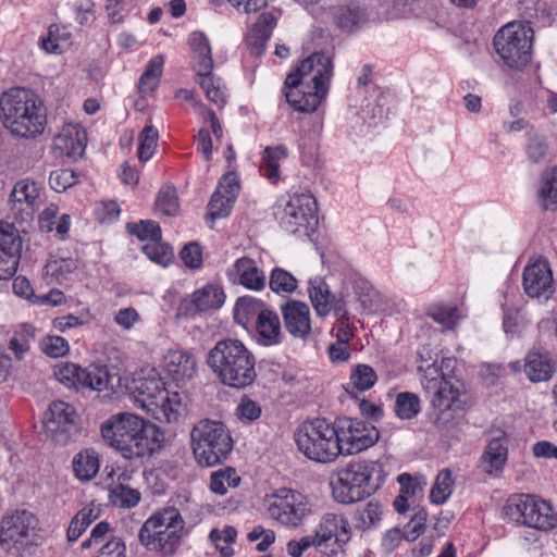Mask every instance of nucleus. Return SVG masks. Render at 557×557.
I'll return each instance as SVG.
<instances>
[{
  "label": "nucleus",
  "mask_w": 557,
  "mask_h": 557,
  "mask_svg": "<svg viewBox=\"0 0 557 557\" xmlns=\"http://www.w3.org/2000/svg\"><path fill=\"white\" fill-rule=\"evenodd\" d=\"M333 75L332 57L313 52L286 75L282 92L293 110L313 113L327 97Z\"/></svg>",
  "instance_id": "f257e3e1"
},
{
  "label": "nucleus",
  "mask_w": 557,
  "mask_h": 557,
  "mask_svg": "<svg viewBox=\"0 0 557 557\" xmlns=\"http://www.w3.org/2000/svg\"><path fill=\"white\" fill-rule=\"evenodd\" d=\"M101 435L110 447L129 460L152 456L162 448L165 440L158 425L127 412L107 420L101 425Z\"/></svg>",
  "instance_id": "f03ea898"
},
{
  "label": "nucleus",
  "mask_w": 557,
  "mask_h": 557,
  "mask_svg": "<svg viewBox=\"0 0 557 557\" xmlns=\"http://www.w3.org/2000/svg\"><path fill=\"white\" fill-rule=\"evenodd\" d=\"M0 120L12 135L35 139L46 127L47 115L39 96L29 88L12 87L0 96Z\"/></svg>",
  "instance_id": "7ed1b4c3"
},
{
  "label": "nucleus",
  "mask_w": 557,
  "mask_h": 557,
  "mask_svg": "<svg viewBox=\"0 0 557 557\" xmlns=\"http://www.w3.org/2000/svg\"><path fill=\"white\" fill-rule=\"evenodd\" d=\"M207 362L218 380L232 388L243 389L257 379L255 355L236 338L216 342L208 354Z\"/></svg>",
  "instance_id": "20e7f679"
},
{
  "label": "nucleus",
  "mask_w": 557,
  "mask_h": 557,
  "mask_svg": "<svg viewBox=\"0 0 557 557\" xmlns=\"http://www.w3.org/2000/svg\"><path fill=\"white\" fill-rule=\"evenodd\" d=\"M333 495L341 504L360 502L373 495L383 484V466L374 460H354L339 468Z\"/></svg>",
  "instance_id": "39448f33"
},
{
  "label": "nucleus",
  "mask_w": 557,
  "mask_h": 557,
  "mask_svg": "<svg viewBox=\"0 0 557 557\" xmlns=\"http://www.w3.org/2000/svg\"><path fill=\"white\" fill-rule=\"evenodd\" d=\"M295 441L300 453L308 459L320 463L333 462L344 453L336 420L334 423L323 418L306 421L296 430Z\"/></svg>",
  "instance_id": "423d86ee"
},
{
  "label": "nucleus",
  "mask_w": 557,
  "mask_h": 557,
  "mask_svg": "<svg viewBox=\"0 0 557 557\" xmlns=\"http://www.w3.org/2000/svg\"><path fill=\"white\" fill-rule=\"evenodd\" d=\"M185 521L173 506L164 507L148 518L139 530L138 539L148 550L172 556L177 550Z\"/></svg>",
  "instance_id": "0eeeda50"
},
{
  "label": "nucleus",
  "mask_w": 557,
  "mask_h": 557,
  "mask_svg": "<svg viewBox=\"0 0 557 557\" xmlns=\"http://www.w3.org/2000/svg\"><path fill=\"white\" fill-rule=\"evenodd\" d=\"M196 461L203 467L223 463L233 448L228 430L220 421L200 420L190 432Z\"/></svg>",
  "instance_id": "6e6552de"
},
{
  "label": "nucleus",
  "mask_w": 557,
  "mask_h": 557,
  "mask_svg": "<svg viewBox=\"0 0 557 557\" xmlns=\"http://www.w3.org/2000/svg\"><path fill=\"white\" fill-rule=\"evenodd\" d=\"M533 29L522 22H510L494 36L493 45L503 62L522 70L532 59Z\"/></svg>",
  "instance_id": "1a4fd4ad"
},
{
  "label": "nucleus",
  "mask_w": 557,
  "mask_h": 557,
  "mask_svg": "<svg viewBox=\"0 0 557 557\" xmlns=\"http://www.w3.org/2000/svg\"><path fill=\"white\" fill-rule=\"evenodd\" d=\"M55 379L70 388H90L92 391L110 389L115 392L122 385L117 372H111L106 364H90L87 368L71 362H61L54 367Z\"/></svg>",
  "instance_id": "9d476101"
},
{
  "label": "nucleus",
  "mask_w": 557,
  "mask_h": 557,
  "mask_svg": "<svg viewBox=\"0 0 557 557\" xmlns=\"http://www.w3.org/2000/svg\"><path fill=\"white\" fill-rule=\"evenodd\" d=\"M503 513L512 522L540 531L547 532L557 527V512L552 505L534 495L521 494L509 498Z\"/></svg>",
  "instance_id": "9b49d317"
},
{
  "label": "nucleus",
  "mask_w": 557,
  "mask_h": 557,
  "mask_svg": "<svg viewBox=\"0 0 557 557\" xmlns=\"http://www.w3.org/2000/svg\"><path fill=\"white\" fill-rule=\"evenodd\" d=\"M425 389L434 392L431 404L442 414L446 411L463 409L465 400L461 399V383L446 376L442 368H437L436 364L428 367L425 371Z\"/></svg>",
  "instance_id": "f8f14e48"
},
{
  "label": "nucleus",
  "mask_w": 557,
  "mask_h": 557,
  "mask_svg": "<svg viewBox=\"0 0 557 557\" xmlns=\"http://www.w3.org/2000/svg\"><path fill=\"white\" fill-rule=\"evenodd\" d=\"M312 536L315 547L323 554L335 555L344 550L351 539V531L344 516L329 512L321 518Z\"/></svg>",
  "instance_id": "ddd939ff"
},
{
  "label": "nucleus",
  "mask_w": 557,
  "mask_h": 557,
  "mask_svg": "<svg viewBox=\"0 0 557 557\" xmlns=\"http://www.w3.org/2000/svg\"><path fill=\"white\" fill-rule=\"evenodd\" d=\"M37 519L26 510L3 517L0 527V546L9 552L18 545L34 544L37 535Z\"/></svg>",
  "instance_id": "4468645a"
},
{
  "label": "nucleus",
  "mask_w": 557,
  "mask_h": 557,
  "mask_svg": "<svg viewBox=\"0 0 557 557\" xmlns=\"http://www.w3.org/2000/svg\"><path fill=\"white\" fill-rule=\"evenodd\" d=\"M268 512L286 527H298L310 512L305 496L290 488H280L272 495Z\"/></svg>",
  "instance_id": "2eb2a0df"
},
{
  "label": "nucleus",
  "mask_w": 557,
  "mask_h": 557,
  "mask_svg": "<svg viewBox=\"0 0 557 557\" xmlns=\"http://www.w3.org/2000/svg\"><path fill=\"white\" fill-rule=\"evenodd\" d=\"M341 445L346 454H357L373 446L380 437L377 429L369 422L348 417L336 419Z\"/></svg>",
  "instance_id": "dca6fc26"
},
{
  "label": "nucleus",
  "mask_w": 557,
  "mask_h": 557,
  "mask_svg": "<svg viewBox=\"0 0 557 557\" xmlns=\"http://www.w3.org/2000/svg\"><path fill=\"white\" fill-rule=\"evenodd\" d=\"M315 212L317 201L312 195L294 194L289 196L284 207L281 221L292 233L304 231L305 234H308L311 224L317 223Z\"/></svg>",
  "instance_id": "f3484780"
},
{
  "label": "nucleus",
  "mask_w": 557,
  "mask_h": 557,
  "mask_svg": "<svg viewBox=\"0 0 557 557\" xmlns=\"http://www.w3.org/2000/svg\"><path fill=\"white\" fill-rule=\"evenodd\" d=\"M77 412L72 405L63 400H54L45 416L46 431L52 434L57 443L65 444L71 435L77 432Z\"/></svg>",
  "instance_id": "a211bd4d"
},
{
  "label": "nucleus",
  "mask_w": 557,
  "mask_h": 557,
  "mask_svg": "<svg viewBox=\"0 0 557 557\" xmlns=\"http://www.w3.org/2000/svg\"><path fill=\"white\" fill-rule=\"evenodd\" d=\"M23 240L14 223L0 221V280L11 278L17 271Z\"/></svg>",
  "instance_id": "6ab92c4d"
},
{
  "label": "nucleus",
  "mask_w": 557,
  "mask_h": 557,
  "mask_svg": "<svg viewBox=\"0 0 557 557\" xmlns=\"http://www.w3.org/2000/svg\"><path fill=\"white\" fill-rule=\"evenodd\" d=\"M10 212L18 223L33 220L39 206V189L35 182L23 180L15 184L10 196Z\"/></svg>",
  "instance_id": "aec40b11"
},
{
  "label": "nucleus",
  "mask_w": 557,
  "mask_h": 557,
  "mask_svg": "<svg viewBox=\"0 0 557 557\" xmlns=\"http://www.w3.org/2000/svg\"><path fill=\"white\" fill-rule=\"evenodd\" d=\"M522 278L524 292L531 298L548 299L554 293L552 270L545 259L540 258L529 263Z\"/></svg>",
  "instance_id": "412c9836"
},
{
  "label": "nucleus",
  "mask_w": 557,
  "mask_h": 557,
  "mask_svg": "<svg viewBox=\"0 0 557 557\" xmlns=\"http://www.w3.org/2000/svg\"><path fill=\"white\" fill-rule=\"evenodd\" d=\"M187 45L190 49V66L196 79L212 73L214 62L209 38L202 32H191Z\"/></svg>",
  "instance_id": "4be33fe9"
},
{
  "label": "nucleus",
  "mask_w": 557,
  "mask_h": 557,
  "mask_svg": "<svg viewBox=\"0 0 557 557\" xmlns=\"http://www.w3.org/2000/svg\"><path fill=\"white\" fill-rule=\"evenodd\" d=\"M225 299L224 292L219 286L208 285L196 290L190 299H185L180 305V314L195 317L199 312L220 308Z\"/></svg>",
  "instance_id": "5701e85b"
},
{
  "label": "nucleus",
  "mask_w": 557,
  "mask_h": 557,
  "mask_svg": "<svg viewBox=\"0 0 557 557\" xmlns=\"http://www.w3.org/2000/svg\"><path fill=\"white\" fill-rule=\"evenodd\" d=\"M133 396L135 403L150 413L160 414V407H158L160 399L163 397L164 384L159 377H144L134 382Z\"/></svg>",
  "instance_id": "b1692460"
},
{
  "label": "nucleus",
  "mask_w": 557,
  "mask_h": 557,
  "mask_svg": "<svg viewBox=\"0 0 557 557\" xmlns=\"http://www.w3.org/2000/svg\"><path fill=\"white\" fill-rule=\"evenodd\" d=\"M281 311L289 334L302 339L310 334V309L307 304L298 300H287L282 305Z\"/></svg>",
  "instance_id": "393cba45"
},
{
  "label": "nucleus",
  "mask_w": 557,
  "mask_h": 557,
  "mask_svg": "<svg viewBox=\"0 0 557 557\" xmlns=\"http://www.w3.org/2000/svg\"><path fill=\"white\" fill-rule=\"evenodd\" d=\"M276 24L277 18L273 12H262L258 16L245 38V42L252 55L260 57L264 53L267 44L271 38Z\"/></svg>",
  "instance_id": "a878e982"
},
{
  "label": "nucleus",
  "mask_w": 557,
  "mask_h": 557,
  "mask_svg": "<svg viewBox=\"0 0 557 557\" xmlns=\"http://www.w3.org/2000/svg\"><path fill=\"white\" fill-rule=\"evenodd\" d=\"M227 276L233 283H238L249 289L260 290L265 286V276L258 269L256 262L247 257L237 259L227 271Z\"/></svg>",
  "instance_id": "bb28decb"
},
{
  "label": "nucleus",
  "mask_w": 557,
  "mask_h": 557,
  "mask_svg": "<svg viewBox=\"0 0 557 557\" xmlns=\"http://www.w3.org/2000/svg\"><path fill=\"white\" fill-rule=\"evenodd\" d=\"M256 341L264 347L280 345L284 339L278 314L272 310L260 312L255 323Z\"/></svg>",
  "instance_id": "cd10ccee"
},
{
  "label": "nucleus",
  "mask_w": 557,
  "mask_h": 557,
  "mask_svg": "<svg viewBox=\"0 0 557 557\" xmlns=\"http://www.w3.org/2000/svg\"><path fill=\"white\" fill-rule=\"evenodd\" d=\"M168 374L177 383L193 379L197 372L195 357L183 350H170L164 357Z\"/></svg>",
  "instance_id": "c85d7f7f"
},
{
  "label": "nucleus",
  "mask_w": 557,
  "mask_h": 557,
  "mask_svg": "<svg viewBox=\"0 0 557 557\" xmlns=\"http://www.w3.org/2000/svg\"><path fill=\"white\" fill-rule=\"evenodd\" d=\"M508 458L507 438L503 434L493 437L484 448L481 461L486 473L499 472L504 469Z\"/></svg>",
  "instance_id": "c756f323"
},
{
  "label": "nucleus",
  "mask_w": 557,
  "mask_h": 557,
  "mask_svg": "<svg viewBox=\"0 0 557 557\" xmlns=\"http://www.w3.org/2000/svg\"><path fill=\"white\" fill-rule=\"evenodd\" d=\"M165 59L162 54H157L149 60L137 83V91L141 98L150 97L160 85L163 74Z\"/></svg>",
  "instance_id": "7c9ffc66"
},
{
  "label": "nucleus",
  "mask_w": 557,
  "mask_h": 557,
  "mask_svg": "<svg viewBox=\"0 0 557 557\" xmlns=\"http://www.w3.org/2000/svg\"><path fill=\"white\" fill-rule=\"evenodd\" d=\"M99 468V454L94 448H84L76 453L72 459L74 475L81 482H89L96 478Z\"/></svg>",
  "instance_id": "2f4dec72"
},
{
  "label": "nucleus",
  "mask_w": 557,
  "mask_h": 557,
  "mask_svg": "<svg viewBox=\"0 0 557 557\" xmlns=\"http://www.w3.org/2000/svg\"><path fill=\"white\" fill-rule=\"evenodd\" d=\"M333 20L342 32L352 34L367 22V13L358 5H342L335 10Z\"/></svg>",
  "instance_id": "473e14b6"
},
{
  "label": "nucleus",
  "mask_w": 557,
  "mask_h": 557,
  "mask_svg": "<svg viewBox=\"0 0 557 557\" xmlns=\"http://www.w3.org/2000/svg\"><path fill=\"white\" fill-rule=\"evenodd\" d=\"M524 372L530 381L543 382L552 377L554 367L547 354L530 351L525 358Z\"/></svg>",
  "instance_id": "72a5a7b5"
},
{
  "label": "nucleus",
  "mask_w": 557,
  "mask_h": 557,
  "mask_svg": "<svg viewBox=\"0 0 557 557\" xmlns=\"http://www.w3.org/2000/svg\"><path fill=\"white\" fill-rule=\"evenodd\" d=\"M162 396L158 405L162 412L154 414L153 418L168 423L176 422L186 409L184 397L177 392H169L168 389H164Z\"/></svg>",
  "instance_id": "f704fd0d"
},
{
  "label": "nucleus",
  "mask_w": 557,
  "mask_h": 557,
  "mask_svg": "<svg viewBox=\"0 0 557 557\" xmlns=\"http://www.w3.org/2000/svg\"><path fill=\"white\" fill-rule=\"evenodd\" d=\"M196 81L210 102L215 104L219 109H223L225 107L228 99V89L221 77L210 73L197 78Z\"/></svg>",
  "instance_id": "c9c22d12"
},
{
  "label": "nucleus",
  "mask_w": 557,
  "mask_h": 557,
  "mask_svg": "<svg viewBox=\"0 0 557 557\" xmlns=\"http://www.w3.org/2000/svg\"><path fill=\"white\" fill-rule=\"evenodd\" d=\"M288 156L287 149L283 145L267 147L263 150L260 172L272 184H276L280 180V161Z\"/></svg>",
  "instance_id": "e433bc0d"
},
{
  "label": "nucleus",
  "mask_w": 557,
  "mask_h": 557,
  "mask_svg": "<svg viewBox=\"0 0 557 557\" xmlns=\"http://www.w3.org/2000/svg\"><path fill=\"white\" fill-rule=\"evenodd\" d=\"M377 375L372 367L368 364H357L349 377V382L345 385V391L357 397V392L370 389L376 382Z\"/></svg>",
  "instance_id": "4c0bfd02"
},
{
  "label": "nucleus",
  "mask_w": 557,
  "mask_h": 557,
  "mask_svg": "<svg viewBox=\"0 0 557 557\" xmlns=\"http://www.w3.org/2000/svg\"><path fill=\"white\" fill-rule=\"evenodd\" d=\"M267 310L263 301L249 296L240 297L234 308V319L238 324L247 327L253 320L255 322L258 320L260 312Z\"/></svg>",
  "instance_id": "58836bf2"
},
{
  "label": "nucleus",
  "mask_w": 557,
  "mask_h": 557,
  "mask_svg": "<svg viewBox=\"0 0 557 557\" xmlns=\"http://www.w3.org/2000/svg\"><path fill=\"white\" fill-rule=\"evenodd\" d=\"M383 508L379 502L370 500L362 507H358L352 515V523L355 529L367 531L375 528L381 521Z\"/></svg>",
  "instance_id": "ea45409f"
},
{
  "label": "nucleus",
  "mask_w": 557,
  "mask_h": 557,
  "mask_svg": "<svg viewBox=\"0 0 557 557\" xmlns=\"http://www.w3.org/2000/svg\"><path fill=\"white\" fill-rule=\"evenodd\" d=\"M70 41L71 33L65 26L51 24L48 27L47 35L40 38L39 46L48 53L60 54L70 45Z\"/></svg>",
  "instance_id": "a19ab883"
},
{
  "label": "nucleus",
  "mask_w": 557,
  "mask_h": 557,
  "mask_svg": "<svg viewBox=\"0 0 557 557\" xmlns=\"http://www.w3.org/2000/svg\"><path fill=\"white\" fill-rule=\"evenodd\" d=\"M332 296L324 280L314 277L309 281V297L318 315L325 317L330 313Z\"/></svg>",
  "instance_id": "79ce46f5"
},
{
  "label": "nucleus",
  "mask_w": 557,
  "mask_h": 557,
  "mask_svg": "<svg viewBox=\"0 0 557 557\" xmlns=\"http://www.w3.org/2000/svg\"><path fill=\"white\" fill-rule=\"evenodd\" d=\"M85 149V141H55L49 153L59 163L66 164L83 158Z\"/></svg>",
  "instance_id": "37998d69"
},
{
  "label": "nucleus",
  "mask_w": 557,
  "mask_h": 557,
  "mask_svg": "<svg viewBox=\"0 0 557 557\" xmlns=\"http://www.w3.org/2000/svg\"><path fill=\"white\" fill-rule=\"evenodd\" d=\"M539 196L545 210L557 206V166L543 173Z\"/></svg>",
  "instance_id": "c03bdc74"
},
{
  "label": "nucleus",
  "mask_w": 557,
  "mask_h": 557,
  "mask_svg": "<svg viewBox=\"0 0 557 557\" xmlns=\"http://www.w3.org/2000/svg\"><path fill=\"white\" fill-rule=\"evenodd\" d=\"M140 493L136 488L120 482L109 490V499L111 504L121 508H133L140 500Z\"/></svg>",
  "instance_id": "a18cd8bd"
},
{
  "label": "nucleus",
  "mask_w": 557,
  "mask_h": 557,
  "mask_svg": "<svg viewBox=\"0 0 557 557\" xmlns=\"http://www.w3.org/2000/svg\"><path fill=\"white\" fill-rule=\"evenodd\" d=\"M454 480L449 469L442 470L431 488L430 499L436 505L444 504L453 492Z\"/></svg>",
  "instance_id": "49530a36"
},
{
  "label": "nucleus",
  "mask_w": 557,
  "mask_h": 557,
  "mask_svg": "<svg viewBox=\"0 0 557 557\" xmlns=\"http://www.w3.org/2000/svg\"><path fill=\"white\" fill-rule=\"evenodd\" d=\"M156 211L162 215L173 216L180 210L178 198L173 186H163L154 202Z\"/></svg>",
  "instance_id": "de8ad7c7"
},
{
  "label": "nucleus",
  "mask_w": 557,
  "mask_h": 557,
  "mask_svg": "<svg viewBox=\"0 0 557 557\" xmlns=\"http://www.w3.org/2000/svg\"><path fill=\"white\" fill-rule=\"evenodd\" d=\"M426 314L446 329L455 327L459 320L457 307L446 306L444 304H433L429 306Z\"/></svg>",
  "instance_id": "09e8293b"
},
{
  "label": "nucleus",
  "mask_w": 557,
  "mask_h": 557,
  "mask_svg": "<svg viewBox=\"0 0 557 557\" xmlns=\"http://www.w3.org/2000/svg\"><path fill=\"white\" fill-rule=\"evenodd\" d=\"M126 228L129 234L135 235L140 240H148V243L162 237L160 225L151 220H141L138 223L129 222L126 224Z\"/></svg>",
  "instance_id": "8fccbe9b"
},
{
  "label": "nucleus",
  "mask_w": 557,
  "mask_h": 557,
  "mask_svg": "<svg viewBox=\"0 0 557 557\" xmlns=\"http://www.w3.org/2000/svg\"><path fill=\"white\" fill-rule=\"evenodd\" d=\"M420 411L419 397L410 392H404L397 395L395 401V412L398 418L409 420L414 418Z\"/></svg>",
  "instance_id": "3c124183"
},
{
  "label": "nucleus",
  "mask_w": 557,
  "mask_h": 557,
  "mask_svg": "<svg viewBox=\"0 0 557 557\" xmlns=\"http://www.w3.org/2000/svg\"><path fill=\"white\" fill-rule=\"evenodd\" d=\"M144 253L153 262L166 267L174 259L173 249L168 244L156 239L143 246Z\"/></svg>",
  "instance_id": "603ef678"
},
{
  "label": "nucleus",
  "mask_w": 557,
  "mask_h": 557,
  "mask_svg": "<svg viewBox=\"0 0 557 557\" xmlns=\"http://www.w3.org/2000/svg\"><path fill=\"white\" fill-rule=\"evenodd\" d=\"M269 285L274 293L290 294L297 288V280L288 271L275 268L271 272Z\"/></svg>",
  "instance_id": "864d4df0"
},
{
  "label": "nucleus",
  "mask_w": 557,
  "mask_h": 557,
  "mask_svg": "<svg viewBox=\"0 0 557 557\" xmlns=\"http://www.w3.org/2000/svg\"><path fill=\"white\" fill-rule=\"evenodd\" d=\"M240 478L236 475L233 468L226 470H219L211 474L210 488L213 493L224 495L227 492V486H237Z\"/></svg>",
  "instance_id": "5fc2aeb1"
},
{
  "label": "nucleus",
  "mask_w": 557,
  "mask_h": 557,
  "mask_svg": "<svg viewBox=\"0 0 557 557\" xmlns=\"http://www.w3.org/2000/svg\"><path fill=\"white\" fill-rule=\"evenodd\" d=\"M233 203V200L225 197L220 190H215L208 203V216L211 221L227 216Z\"/></svg>",
  "instance_id": "6e6d98bb"
},
{
  "label": "nucleus",
  "mask_w": 557,
  "mask_h": 557,
  "mask_svg": "<svg viewBox=\"0 0 557 557\" xmlns=\"http://www.w3.org/2000/svg\"><path fill=\"white\" fill-rule=\"evenodd\" d=\"M76 269V260L72 258L53 260L46 265L47 274L53 276L60 284L66 281Z\"/></svg>",
  "instance_id": "4d7b16f0"
},
{
  "label": "nucleus",
  "mask_w": 557,
  "mask_h": 557,
  "mask_svg": "<svg viewBox=\"0 0 557 557\" xmlns=\"http://www.w3.org/2000/svg\"><path fill=\"white\" fill-rule=\"evenodd\" d=\"M40 349L49 357L59 358L69 352L70 346L65 338L58 335H48L41 339Z\"/></svg>",
  "instance_id": "13d9d810"
},
{
  "label": "nucleus",
  "mask_w": 557,
  "mask_h": 557,
  "mask_svg": "<svg viewBox=\"0 0 557 557\" xmlns=\"http://www.w3.org/2000/svg\"><path fill=\"white\" fill-rule=\"evenodd\" d=\"M76 174L73 170L62 169L52 171L49 176V185L57 193H62L76 184Z\"/></svg>",
  "instance_id": "bf43d9fd"
},
{
  "label": "nucleus",
  "mask_w": 557,
  "mask_h": 557,
  "mask_svg": "<svg viewBox=\"0 0 557 557\" xmlns=\"http://www.w3.org/2000/svg\"><path fill=\"white\" fill-rule=\"evenodd\" d=\"M180 257L189 269H199L202 264V250L196 242L186 244L181 250Z\"/></svg>",
  "instance_id": "052dcab7"
},
{
  "label": "nucleus",
  "mask_w": 557,
  "mask_h": 557,
  "mask_svg": "<svg viewBox=\"0 0 557 557\" xmlns=\"http://www.w3.org/2000/svg\"><path fill=\"white\" fill-rule=\"evenodd\" d=\"M426 518L428 512L423 508L416 511L411 520L406 525L405 537L408 541H414L424 532Z\"/></svg>",
  "instance_id": "680f3d73"
},
{
  "label": "nucleus",
  "mask_w": 557,
  "mask_h": 557,
  "mask_svg": "<svg viewBox=\"0 0 557 557\" xmlns=\"http://www.w3.org/2000/svg\"><path fill=\"white\" fill-rule=\"evenodd\" d=\"M240 189L239 178L233 171L225 173L220 180L216 190H220L225 197L235 201Z\"/></svg>",
  "instance_id": "e2e57ef3"
},
{
  "label": "nucleus",
  "mask_w": 557,
  "mask_h": 557,
  "mask_svg": "<svg viewBox=\"0 0 557 557\" xmlns=\"http://www.w3.org/2000/svg\"><path fill=\"white\" fill-rule=\"evenodd\" d=\"M237 413L242 420L252 422L260 418L261 407L255 400L244 396L237 407Z\"/></svg>",
  "instance_id": "0e129e2a"
},
{
  "label": "nucleus",
  "mask_w": 557,
  "mask_h": 557,
  "mask_svg": "<svg viewBox=\"0 0 557 557\" xmlns=\"http://www.w3.org/2000/svg\"><path fill=\"white\" fill-rule=\"evenodd\" d=\"M125 544L122 539L111 536L99 549L98 557H126Z\"/></svg>",
  "instance_id": "69168bd1"
},
{
  "label": "nucleus",
  "mask_w": 557,
  "mask_h": 557,
  "mask_svg": "<svg viewBox=\"0 0 557 557\" xmlns=\"http://www.w3.org/2000/svg\"><path fill=\"white\" fill-rule=\"evenodd\" d=\"M240 13L252 14L265 9L270 0H227Z\"/></svg>",
  "instance_id": "338daca9"
},
{
  "label": "nucleus",
  "mask_w": 557,
  "mask_h": 557,
  "mask_svg": "<svg viewBox=\"0 0 557 557\" xmlns=\"http://www.w3.org/2000/svg\"><path fill=\"white\" fill-rule=\"evenodd\" d=\"M111 531L110 524L107 521H101L94 527L90 536L82 543V548H89L94 544H101L104 542L107 535Z\"/></svg>",
  "instance_id": "774afa93"
}]
</instances>
